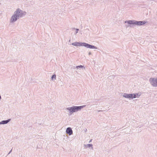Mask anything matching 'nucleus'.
I'll return each instance as SVG.
<instances>
[{"label":"nucleus","mask_w":157,"mask_h":157,"mask_svg":"<svg viewBox=\"0 0 157 157\" xmlns=\"http://www.w3.org/2000/svg\"><path fill=\"white\" fill-rule=\"evenodd\" d=\"M123 96L124 98H127L133 99L132 94H128L126 93H124L123 95Z\"/></svg>","instance_id":"nucleus-6"},{"label":"nucleus","mask_w":157,"mask_h":157,"mask_svg":"<svg viewBox=\"0 0 157 157\" xmlns=\"http://www.w3.org/2000/svg\"><path fill=\"white\" fill-rule=\"evenodd\" d=\"M92 146L93 145L91 144H87V147H91L92 148H93Z\"/></svg>","instance_id":"nucleus-11"},{"label":"nucleus","mask_w":157,"mask_h":157,"mask_svg":"<svg viewBox=\"0 0 157 157\" xmlns=\"http://www.w3.org/2000/svg\"><path fill=\"white\" fill-rule=\"evenodd\" d=\"M83 67V66L82 65H80V66H78L76 67V68L77 69H78L79 68H82Z\"/></svg>","instance_id":"nucleus-12"},{"label":"nucleus","mask_w":157,"mask_h":157,"mask_svg":"<svg viewBox=\"0 0 157 157\" xmlns=\"http://www.w3.org/2000/svg\"><path fill=\"white\" fill-rule=\"evenodd\" d=\"M86 105L80 106H73L71 107H68L66 108L67 110L69 111L70 115L72 114L74 112H77L81 110V109L86 106Z\"/></svg>","instance_id":"nucleus-2"},{"label":"nucleus","mask_w":157,"mask_h":157,"mask_svg":"<svg viewBox=\"0 0 157 157\" xmlns=\"http://www.w3.org/2000/svg\"><path fill=\"white\" fill-rule=\"evenodd\" d=\"M129 26V25H126V27L127 28Z\"/></svg>","instance_id":"nucleus-18"},{"label":"nucleus","mask_w":157,"mask_h":157,"mask_svg":"<svg viewBox=\"0 0 157 157\" xmlns=\"http://www.w3.org/2000/svg\"><path fill=\"white\" fill-rule=\"evenodd\" d=\"M84 147H87V144H84Z\"/></svg>","instance_id":"nucleus-14"},{"label":"nucleus","mask_w":157,"mask_h":157,"mask_svg":"<svg viewBox=\"0 0 157 157\" xmlns=\"http://www.w3.org/2000/svg\"><path fill=\"white\" fill-rule=\"evenodd\" d=\"M91 54V52H89V53H88V55H90Z\"/></svg>","instance_id":"nucleus-16"},{"label":"nucleus","mask_w":157,"mask_h":157,"mask_svg":"<svg viewBox=\"0 0 157 157\" xmlns=\"http://www.w3.org/2000/svg\"><path fill=\"white\" fill-rule=\"evenodd\" d=\"M10 119H9L6 120H3L0 122V124H6L8 123L10 121Z\"/></svg>","instance_id":"nucleus-8"},{"label":"nucleus","mask_w":157,"mask_h":157,"mask_svg":"<svg viewBox=\"0 0 157 157\" xmlns=\"http://www.w3.org/2000/svg\"><path fill=\"white\" fill-rule=\"evenodd\" d=\"M133 98H139L140 95V94L139 93L132 94Z\"/></svg>","instance_id":"nucleus-9"},{"label":"nucleus","mask_w":157,"mask_h":157,"mask_svg":"<svg viewBox=\"0 0 157 157\" xmlns=\"http://www.w3.org/2000/svg\"><path fill=\"white\" fill-rule=\"evenodd\" d=\"M66 133L69 135H71L73 133L72 130L70 127L67 128L66 130Z\"/></svg>","instance_id":"nucleus-7"},{"label":"nucleus","mask_w":157,"mask_h":157,"mask_svg":"<svg viewBox=\"0 0 157 157\" xmlns=\"http://www.w3.org/2000/svg\"><path fill=\"white\" fill-rule=\"evenodd\" d=\"M25 14V12L18 8L14 12V14L12 16L10 22H14L20 18L23 17Z\"/></svg>","instance_id":"nucleus-1"},{"label":"nucleus","mask_w":157,"mask_h":157,"mask_svg":"<svg viewBox=\"0 0 157 157\" xmlns=\"http://www.w3.org/2000/svg\"><path fill=\"white\" fill-rule=\"evenodd\" d=\"M73 29H75V28H73ZM76 31L75 32V34H77L78 33V31L79 30V29H76Z\"/></svg>","instance_id":"nucleus-13"},{"label":"nucleus","mask_w":157,"mask_h":157,"mask_svg":"<svg viewBox=\"0 0 157 157\" xmlns=\"http://www.w3.org/2000/svg\"><path fill=\"white\" fill-rule=\"evenodd\" d=\"M72 45L75 46H83L87 48L97 49L98 48L94 46L90 45L89 44L84 42H75L72 43Z\"/></svg>","instance_id":"nucleus-3"},{"label":"nucleus","mask_w":157,"mask_h":157,"mask_svg":"<svg viewBox=\"0 0 157 157\" xmlns=\"http://www.w3.org/2000/svg\"><path fill=\"white\" fill-rule=\"evenodd\" d=\"M124 22L130 25L133 24L139 26L144 25L146 23L145 21H137L135 20L126 21Z\"/></svg>","instance_id":"nucleus-4"},{"label":"nucleus","mask_w":157,"mask_h":157,"mask_svg":"<svg viewBox=\"0 0 157 157\" xmlns=\"http://www.w3.org/2000/svg\"><path fill=\"white\" fill-rule=\"evenodd\" d=\"M56 75L54 74L52 75V80H54L56 79Z\"/></svg>","instance_id":"nucleus-10"},{"label":"nucleus","mask_w":157,"mask_h":157,"mask_svg":"<svg viewBox=\"0 0 157 157\" xmlns=\"http://www.w3.org/2000/svg\"><path fill=\"white\" fill-rule=\"evenodd\" d=\"M100 111H100V110H99V111H98V112H100Z\"/></svg>","instance_id":"nucleus-20"},{"label":"nucleus","mask_w":157,"mask_h":157,"mask_svg":"<svg viewBox=\"0 0 157 157\" xmlns=\"http://www.w3.org/2000/svg\"><path fill=\"white\" fill-rule=\"evenodd\" d=\"M92 140H90L89 141V143H90L91 142Z\"/></svg>","instance_id":"nucleus-17"},{"label":"nucleus","mask_w":157,"mask_h":157,"mask_svg":"<svg viewBox=\"0 0 157 157\" xmlns=\"http://www.w3.org/2000/svg\"><path fill=\"white\" fill-rule=\"evenodd\" d=\"M12 149H11L10 151L9 152V153H8V155L9 154H10V153L12 151Z\"/></svg>","instance_id":"nucleus-15"},{"label":"nucleus","mask_w":157,"mask_h":157,"mask_svg":"<svg viewBox=\"0 0 157 157\" xmlns=\"http://www.w3.org/2000/svg\"><path fill=\"white\" fill-rule=\"evenodd\" d=\"M151 84L155 87H157V78H151L149 79Z\"/></svg>","instance_id":"nucleus-5"},{"label":"nucleus","mask_w":157,"mask_h":157,"mask_svg":"<svg viewBox=\"0 0 157 157\" xmlns=\"http://www.w3.org/2000/svg\"><path fill=\"white\" fill-rule=\"evenodd\" d=\"M1 99V95H0V100Z\"/></svg>","instance_id":"nucleus-19"}]
</instances>
